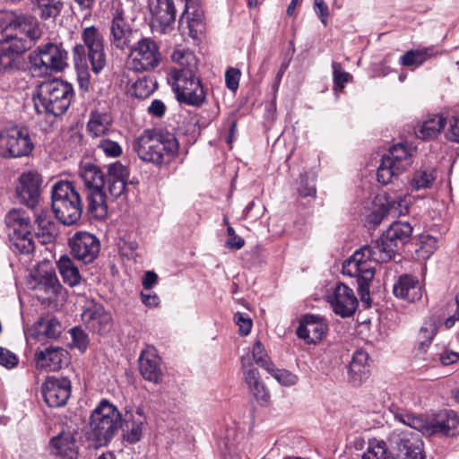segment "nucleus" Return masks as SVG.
<instances>
[{
  "mask_svg": "<svg viewBox=\"0 0 459 459\" xmlns=\"http://www.w3.org/2000/svg\"><path fill=\"white\" fill-rule=\"evenodd\" d=\"M411 233L410 223L395 221L377 240L360 247L343 262L342 273L357 278L362 302L369 304V283L374 278L377 264L389 262L409 241Z\"/></svg>",
  "mask_w": 459,
  "mask_h": 459,
  "instance_id": "f257e3e1",
  "label": "nucleus"
},
{
  "mask_svg": "<svg viewBox=\"0 0 459 459\" xmlns=\"http://www.w3.org/2000/svg\"><path fill=\"white\" fill-rule=\"evenodd\" d=\"M389 412L396 421L425 435L455 436L459 433V417L454 411H441L431 421L422 416L409 412L408 410L401 407L398 403H392L389 407Z\"/></svg>",
  "mask_w": 459,
  "mask_h": 459,
  "instance_id": "f03ea898",
  "label": "nucleus"
},
{
  "mask_svg": "<svg viewBox=\"0 0 459 459\" xmlns=\"http://www.w3.org/2000/svg\"><path fill=\"white\" fill-rule=\"evenodd\" d=\"M138 157L155 165L169 163L178 154L179 144L170 133L156 130H144L133 143Z\"/></svg>",
  "mask_w": 459,
  "mask_h": 459,
  "instance_id": "7ed1b4c3",
  "label": "nucleus"
},
{
  "mask_svg": "<svg viewBox=\"0 0 459 459\" xmlns=\"http://www.w3.org/2000/svg\"><path fill=\"white\" fill-rule=\"evenodd\" d=\"M74 97L73 86L59 79L41 82L34 91L32 100L38 114L58 117L69 108Z\"/></svg>",
  "mask_w": 459,
  "mask_h": 459,
  "instance_id": "20e7f679",
  "label": "nucleus"
},
{
  "mask_svg": "<svg viewBox=\"0 0 459 459\" xmlns=\"http://www.w3.org/2000/svg\"><path fill=\"white\" fill-rule=\"evenodd\" d=\"M121 414L115 405L102 400L92 411L90 418L89 439L95 446H105L121 427Z\"/></svg>",
  "mask_w": 459,
  "mask_h": 459,
  "instance_id": "39448f33",
  "label": "nucleus"
},
{
  "mask_svg": "<svg viewBox=\"0 0 459 459\" xmlns=\"http://www.w3.org/2000/svg\"><path fill=\"white\" fill-rule=\"evenodd\" d=\"M51 204L56 219L64 225H73L82 217V200L70 181L61 180L52 186Z\"/></svg>",
  "mask_w": 459,
  "mask_h": 459,
  "instance_id": "423d86ee",
  "label": "nucleus"
},
{
  "mask_svg": "<svg viewBox=\"0 0 459 459\" xmlns=\"http://www.w3.org/2000/svg\"><path fill=\"white\" fill-rule=\"evenodd\" d=\"M79 177L85 187L89 212L98 220L104 219L108 214V205L102 170L91 162H85L80 166Z\"/></svg>",
  "mask_w": 459,
  "mask_h": 459,
  "instance_id": "0eeeda50",
  "label": "nucleus"
},
{
  "mask_svg": "<svg viewBox=\"0 0 459 459\" xmlns=\"http://www.w3.org/2000/svg\"><path fill=\"white\" fill-rule=\"evenodd\" d=\"M67 61L68 53L61 43L42 44L29 55L30 68L38 76L64 71Z\"/></svg>",
  "mask_w": 459,
  "mask_h": 459,
  "instance_id": "6e6552de",
  "label": "nucleus"
},
{
  "mask_svg": "<svg viewBox=\"0 0 459 459\" xmlns=\"http://www.w3.org/2000/svg\"><path fill=\"white\" fill-rule=\"evenodd\" d=\"M168 82L180 103L200 107L204 102L205 91L196 74H184L177 69H171Z\"/></svg>",
  "mask_w": 459,
  "mask_h": 459,
  "instance_id": "1a4fd4ad",
  "label": "nucleus"
},
{
  "mask_svg": "<svg viewBox=\"0 0 459 459\" xmlns=\"http://www.w3.org/2000/svg\"><path fill=\"white\" fill-rule=\"evenodd\" d=\"M127 67L134 72H150L161 62L158 43L150 37H142L128 48Z\"/></svg>",
  "mask_w": 459,
  "mask_h": 459,
  "instance_id": "9d476101",
  "label": "nucleus"
},
{
  "mask_svg": "<svg viewBox=\"0 0 459 459\" xmlns=\"http://www.w3.org/2000/svg\"><path fill=\"white\" fill-rule=\"evenodd\" d=\"M412 164V149L398 143L393 145L382 157L377 171V181L383 185L392 182L394 177L404 172Z\"/></svg>",
  "mask_w": 459,
  "mask_h": 459,
  "instance_id": "9b49d317",
  "label": "nucleus"
},
{
  "mask_svg": "<svg viewBox=\"0 0 459 459\" xmlns=\"http://www.w3.org/2000/svg\"><path fill=\"white\" fill-rule=\"evenodd\" d=\"M410 429H394L387 437L394 459H426L424 443L418 433Z\"/></svg>",
  "mask_w": 459,
  "mask_h": 459,
  "instance_id": "f8f14e48",
  "label": "nucleus"
},
{
  "mask_svg": "<svg viewBox=\"0 0 459 459\" xmlns=\"http://www.w3.org/2000/svg\"><path fill=\"white\" fill-rule=\"evenodd\" d=\"M0 28L34 44L41 36L39 21L30 14L0 11Z\"/></svg>",
  "mask_w": 459,
  "mask_h": 459,
  "instance_id": "ddd939ff",
  "label": "nucleus"
},
{
  "mask_svg": "<svg viewBox=\"0 0 459 459\" xmlns=\"http://www.w3.org/2000/svg\"><path fill=\"white\" fill-rule=\"evenodd\" d=\"M33 147L26 128L14 126L0 132V156L3 158L27 156Z\"/></svg>",
  "mask_w": 459,
  "mask_h": 459,
  "instance_id": "4468645a",
  "label": "nucleus"
},
{
  "mask_svg": "<svg viewBox=\"0 0 459 459\" xmlns=\"http://www.w3.org/2000/svg\"><path fill=\"white\" fill-rule=\"evenodd\" d=\"M325 298L333 311L342 317L352 316L358 307L353 290L342 282H336L331 287Z\"/></svg>",
  "mask_w": 459,
  "mask_h": 459,
  "instance_id": "2eb2a0df",
  "label": "nucleus"
},
{
  "mask_svg": "<svg viewBox=\"0 0 459 459\" xmlns=\"http://www.w3.org/2000/svg\"><path fill=\"white\" fill-rule=\"evenodd\" d=\"M82 39L88 50V60L92 72L98 74L106 65L103 36L95 26L83 29Z\"/></svg>",
  "mask_w": 459,
  "mask_h": 459,
  "instance_id": "dca6fc26",
  "label": "nucleus"
},
{
  "mask_svg": "<svg viewBox=\"0 0 459 459\" xmlns=\"http://www.w3.org/2000/svg\"><path fill=\"white\" fill-rule=\"evenodd\" d=\"M109 31V42L115 48L124 51L132 46L135 31L120 7L112 12Z\"/></svg>",
  "mask_w": 459,
  "mask_h": 459,
  "instance_id": "f3484780",
  "label": "nucleus"
},
{
  "mask_svg": "<svg viewBox=\"0 0 459 459\" xmlns=\"http://www.w3.org/2000/svg\"><path fill=\"white\" fill-rule=\"evenodd\" d=\"M83 324L93 333H107L113 327V318L100 303L89 300L85 303L81 315Z\"/></svg>",
  "mask_w": 459,
  "mask_h": 459,
  "instance_id": "a211bd4d",
  "label": "nucleus"
},
{
  "mask_svg": "<svg viewBox=\"0 0 459 459\" xmlns=\"http://www.w3.org/2000/svg\"><path fill=\"white\" fill-rule=\"evenodd\" d=\"M69 247L74 258L87 264L98 257L100 242L93 234L80 231L69 238Z\"/></svg>",
  "mask_w": 459,
  "mask_h": 459,
  "instance_id": "6ab92c4d",
  "label": "nucleus"
},
{
  "mask_svg": "<svg viewBox=\"0 0 459 459\" xmlns=\"http://www.w3.org/2000/svg\"><path fill=\"white\" fill-rule=\"evenodd\" d=\"M33 44L6 30H2L0 38V69L7 70L12 67L17 56L27 51Z\"/></svg>",
  "mask_w": 459,
  "mask_h": 459,
  "instance_id": "aec40b11",
  "label": "nucleus"
},
{
  "mask_svg": "<svg viewBox=\"0 0 459 459\" xmlns=\"http://www.w3.org/2000/svg\"><path fill=\"white\" fill-rule=\"evenodd\" d=\"M41 183L42 179L38 172L28 171L22 173L19 177L16 186V195L19 202L30 209H35L39 201Z\"/></svg>",
  "mask_w": 459,
  "mask_h": 459,
  "instance_id": "412c9836",
  "label": "nucleus"
},
{
  "mask_svg": "<svg viewBox=\"0 0 459 459\" xmlns=\"http://www.w3.org/2000/svg\"><path fill=\"white\" fill-rule=\"evenodd\" d=\"M41 393L49 407H61L71 395V383L66 377H48L42 384Z\"/></svg>",
  "mask_w": 459,
  "mask_h": 459,
  "instance_id": "4be33fe9",
  "label": "nucleus"
},
{
  "mask_svg": "<svg viewBox=\"0 0 459 459\" xmlns=\"http://www.w3.org/2000/svg\"><path fill=\"white\" fill-rule=\"evenodd\" d=\"M178 5L183 8L179 26L183 28L186 24L189 30V36L197 39L204 30L203 13L198 8L197 0H178Z\"/></svg>",
  "mask_w": 459,
  "mask_h": 459,
  "instance_id": "5701e85b",
  "label": "nucleus"
},
{
  "mask_svg": "<svg viewBox=\"0 0 459 459\" xmlns=\"http://www.w3.org/2000/svg\"><path fill=\"white\" fill-rule=\"evenodd\" d=\"M150 8L153 23L160 33H168L173 29L176 21V8L173 0H151Z\"/></svg>",
  "mask_w": 459,
  "mask_h": 459,
  "instance_id": "b1692460",
  "label": "nucleus"
},
{
  "mask_svg": "<svg viewBox=\"0 0 459 459\" xmlns=\"http://www.w3.org/2000/svg\"><path fill=\"white\" fill-rule=\"evenodd\" d=\"M37 368L56 371L67 366L70 361L69 352L61 347L50 346L35 353Z\"/></svg>",
  "mask_w": 459,
  "mask_h": 459,
  "instance_id": "393cba45",
  "label": "nucleus"
},
{
  "mask_svg": "<svg viewBox=\"0 0 459 459\" xmlns=\"http://www.w3.org/2000/svg\"><path fill=\"white\" fill-rule=\"evenodd\" d=\"M74 430L65 429L50 440L52 453L60 459H78L79 446Z\"/></svg>",
  "mask_w": 459,
  "mask_h": 459,
  "instance_id": "a878e982",
  "label": "nucleus"
},
{
  "mask_svg": "<svg viewBox=\"0 0 459 459\" xmlns=\"http://www.w3.org/2000/svg\"><path fill=\"white\" fill-rule=\"evenodd\" d=\"M139 369L143 377L154 384L162 381L163 372L160 368V358L153 347L143 350L139 357Z\"/></svg>",
  "mask_w": 459,
  "mask_h": 459,
  "instance_id": "bb28decb",
  "label": "nucleus"
},
{
  "mask_svg": "<svg viewBox=\"0 0 459 459\" xmlns=\"http://www.w3.org/2000/svg\"><path fill=\"white\" fill-rule=\"evenodd\" d=\"M326 331L327 325L321 317L306 315L299 322L297 335L307 343H316L323 339Z\"/></svg>",
  "mask_w": 459,
  "mask_h": 459,
  "instance_id": "cd10ccee",
  "label": "nucleus"
},
{
  "mask_svg": "<svg viewBox=\"0 0 459 459\" xmlns=\"http://www.w3.org/2000/svg\"><path fill=\"white\" fill-rule=\"evenodd\" d=\"M393 292L396 298L408 302H415L421 299L422 290L419 281L409 274L401 275L393 286Z\"/></svg>",
  "mask_w": 459,
  "mask_h": 459,
  "instance_id": "c85d7f7f",
  "label": "nucleus"
},
{
  "mask_svg": "<svg viewBox=\"0 0 459 459\" xmlns=\"http://www.w3.org/2000/svg\"><path fill=\"white\" fill-rule=\"evenodd\" d=\"M34 235L41 244H49L55 240L56 224L47 211L35 212Z\"/></svg>",
  "mask_w": 459,
  "mask_h": 459,
  "instance_id": "c756f323",
  "label": "nucleus"
},
{
  "mask_svg": "<svg viewBox=\"0 0 459 459\" xmlns=\"http://www.w3.org/2000/svg\"><path fill=\"white\" fill-rule=\"evenodd\" d=\"M145 424L146 417L143 408L137 407L134 411H127L126 413V439L130 443L138 442L143 436Z\"/></svg>",
  "mask_w": 459,
  "mask_h": 459,
  "instance_id": "7c9ffc66",
  "label": "nucleus"
},
{
  "mask_svg": "<svg viewBox=\"0 0 459 459\" xmlns=\"http://www.w3.org/2000/svg\"><path fill=\"white\" fill-rule=\"evenodd\" d=\"M244 439V433L237 430L235 428H228L225 435L219 441V446L221 450L224 459L232 457L239 459V454L243 450L241 444Z\"/></svg>",
  "mask_w": 459,
  "mask_h": 459,
  "instance_id": "2f4dec72",
  "label": "nucleus"
},
{
  "mask_svg": "<svg viewBox=\"0 0 459 459\" xmlns=\"http://www.w3.org/2000/svg\"><path fill=\"white\" fill-rule=\"evenodd\" d=\"M368 354L363 350L356 351L349 365V379L355 385H360L369 376Z\"/></svg>",
  "mask_w": 459,
  "mask_h": 459,
  "instance_id": "473e14b6",
  "label": "nucleus"
},
{
  "mask_svg": "<svg viewBox=\"0 0 459 459\" xmlns=\"http://www.w3.org/2000/svg\"><path fill=\"white\" fill-rule=\"evenodd\" d=\"M377 206H385L389 214L401 216L409 212L411 200L405 195H392L390 194L378 195L375 198Z\"/></svg>",
  "mask_w": 459,
  "mask_h": 459,
  "instance_id": "72a5a7b5",
  "label": "nucleus"
},
{
  "mask_svg": "<svg viewBox=\"0 0 459 459\" xmlns=\"http://www.w3.org/2000/svg\"><path fill=\"white\" fill-rule=\"evenodd\" d=\"M446 119L440 115H429L414 127L415 135L422 140L435 138L444 128Z\"/></svg>",
  "mask_w": 459,
  "mask_h": 459,
  "instance_id": "f704fd0d",
  "label": "nucleus"
},
{
  "mask_svg": "<svg viewBox=\"0 0 459 459\" xmlns=\"http://www.w3.org/2000/svg\"><path fill=\"white\" fill-rule=\"evenodd\" d=\"M5 223L10 230L11 238L27 236L31 233L29 218L21 210L13 209L10 211L5 216Z\"/></svg>",
  "mask_w": 459,
  "mask_h": 459,
  "instance_id": "c9c22d12",
  "label": "nucleus"
},
{
  "mask_svg": "<svg viewBox=\"0 0 459 459\" xmlns=\"http://www.w3.org/2000/svg\"><path fill=\"white\" fill-rule=\"evenodd\" d=\"M441 325V318L438 316L431 315L428 316L418 333L419 349L425 351L431 344L434 337Z\"/></svg>",
  "mask_w": 459,
  "mask_h": 459,
  "instance_id": "e433bc0d",
  "label": "nucleus"
},
{
  "mask_svg": "<svg viewBox=\"0 0 459 459\" xmlns=\"http://www.w3.org/2000/svg\"><path fill=\"white\" fill-rule=\"evenodd\" d=\"M171 58L174 63L180 66V68H176L178 71L182 72L184 74H196L198 61L194 52L190 49L177 47L171 55Z\"/></svg>",
  "mask_w": 459,
  "mask_h": 459,
  "instance_id": "4c0bfd02",
  "label": "nucleus"
},
{
  "mask_svg": "<svg viewBox=\"0 0 459 459\" xmlns=\"http://www.w3.org/2000/svg\"><path fill=\"white\" fill-rule=\"evenodd\" d=\"M64 282L71 287L81 283L82 276L74 262L66 255H61L56 263Z\"/></svg>",
  "mask_w": 459,
  "mask_h": 459,
  "instance_id": "58836bf2",
  "label": "nucleus"
},
{
  "mask_svg": "<svg viewBox=\"0 0 459 459\" xmlns=\"http://www.w3.org/2000/svg\"><path fill=\"white\" fill-rule=\"evenodd\" d=\"M112 124V118L108 113L92 112L87 124V130L93 137L106 134Z\"/></svg>",
  "mask_w": 459,
  "mask_h": 459,
  "instance_id": "ea45409f",
  "label": "nucleus"
},
{
  "mask_svg": "<svg viewBox=\"0 0 459 459\" xmlns=\"http://www.w3.org/2000/svg\"><path fill=\"white\" fill-rule=\"evenodd\" d=\"M437 178L436 169L433 168H421L416 170L411 180L412 190L429 189Z\"/></svg>",
  "mask_w": 459,
  "mask_h": 459,
  "instance_id": "a19ab883",
  "label": "nucleus"
},
{
  "mask_svg": "<svg viewBox=\"0 0 459 459\" xmlns=\"http://www.w3.org/2000/svg\"><path fill=\"white\" fill-rule=\"evenodd\" d=\"M157 88V82L152 76L144 75L137 79L130 87L131 96L145 99L151 96Z\"/></svg>",
  "mask_w": 459,
  "mask_h": 459,
  "instance_id": "79ce46f5",
  "label": "nucleus"
},
{
  "mask_svg": "<svg viewBox=\"0 0 459 459\" xmlns=\"http://www.w3.org/2000/svg\"><path fill=\"white\" fill-rule=\"evenodd\" d=\"M432 56H434L433 48L409 50L400 57V64L403 66L419 67Z\"/></svg>",
  "mask_w": 459,
  "mask_h": 459,
  "instance_id": "37998d69",
  "label": "nucleus"
},
{
  "mask_svg": "<svg viewBox=\"0 0 459 459\" xmlns=\"http://www.w3.org/2000/svg\"><path fill=\"white\" fill-rule=\"evenodd\" d=\"M431 363L432 367H435L438 364L442 366H449L455 363L459 359V353L455 352L445 346L437 345L435 347V351L430 352Z\"/></svg>",
  "mask_w": 459,
  "mask_h": 459,
  "instance_id": "c03bdc74",
  "label": "nucleus"
},
{
  "mask_svg": "<svg viewBox=\"0 0 459 459\" xmlns=\"http://www.w3.org/2000/svg\"><path fill=\"white\" fill-rule=\"evenodd\" d=\"M363 459H394L392 454L387 450L384 440L373 439L369 442L367 451L363 455Z\"/></svg>",
  "mask_w": 459,
  "mask_h": 459,
  "instance_id": "a18cd8bd",
  "label": "nucleus"
},
{
  "mask_svg": "<svg viewBox=\"0 0 459 459\" xmlns=\"http://www.w3.org/2000/svg\"><path fill=\"white\" fill-rule=\"evenodd\" d=\"M37 289L44 290L49 298L55 296L61 290V284L54 271H46L40 277Z\"/></svg>",
  "mask_w": 459,
  "mask_h": 459,
  "instance_id": "49530a36",
  "label": "nucleus"
},
{
  "mask_svg": "<svg viewBox=\"0 0 459 459\" xmlns=\"http://www.w3.org/2000/svg\"><path fill=\"white\" fill-rule=\"evenodd\" d=\"M241 365L244 373V378L248 387L261 383L258 370L253 367L252 359L249 352L241 357Z\"/></svg>",
  "mask_w": 459,
  "mask_h": 459,
  "instance_id": "de8ad7c7",
  "label": "nucleus"
},
{
  "mask_svg": "<svg viewBox=\"0 0 459 459\" xmlns=\"http://www.w3.org/2000/svg\"><path fill=\"white\" fill-rule=\"evenodd\" d=\"M280 385L292 386L298 383L299 377L296 374L283 368H276L273 364L266 370Z\"/></svg>",
  "mask_w": 459,
  "mask_h": 459,
  "instance_id": "09e8293b",
  "label": "nucleus"
},
{
  "mask_svg": "<svg viewBox=\"0 0 459 459\" xmlns=\"http://www.w3.org/2000/svg\"><path fill=\"white\" fill-rule=\"evenodd\" d=\"M129 175V168L120 161H116L107 166V180L127 181Z\"/></svg>",
  "mask_w": 459,
  "mask_h": 459,
  "instance_id": "8fccbe9b",
  "label": "nucleus"
},
{
  "mask_svg": "<svg viewBox=\"0 0 459 459\" xmlns=\"http://www.w3.org/2000/svg\"><path fill=\"white\" fill-rule=\"evenodd\" d=\"M97 146L107 158L116 159L123 153L122 146L117 142L108 138L100 139Z\"/></svg>",
  "mask_w": 459,
  "mask_h": 459,
  "instance_id": "3c124183",
  "label": "nucleus"
},
{
  "mask_svg": "<svg viewBox=\"0 0 459 459\" xmlns=\"http://www.w3.org/2000/svg\"><path fill=\"white\" fill-rule=\"evenodd\" d=\"M43 19L56 18L63 8L61 0H46L38 4Z\"/></svg>",
  "mask_w": 459,
  "mask_h": 459,
  "instance_id": "603ef678",
  "label": "nucleus"
},
{
  "mask_svg": "<svg viewBox=\"0 0 459 459\" xmlns=\"http://www.w3.org/2000/svg\"><path fill=\"white\" fill-rule=\"evenodd\" d=\"M11 241L14 249L21 254L29 255L35 249L31 233H29L27 236L12 237Z\"/></svg>",
  "mask_w": 459,
  "mask_h": 459,
  "instance_id": "864d4df0",
  "label": "nucleus"
},
{
  "mask_svg": "<svg viewBox=\"0 0 459 459\" xmlns=\"http://www.w3.org/2000/svg\"><path fill=\"white\" fill-rule=\"evenodd\" d=\"M333 90L335 91H342L345 84L352 78L351 74L342 71V65L338 62H333Z\"/></svg>",
  "mask_w": 459,
  "mask_h": 459,
  "instance_id": "5fc2aeb1",
  "label": "nucleus"
},
{
  "mask_svg": "<svg viewBox=\"0 0 459 459\" xmlns=\"http://www.w3.org/2000/svg\"><path fill=\"white\" fill-rule=\"evenodd\" d=\"M252 358L255 362L267 370L273 363L270 360L267 352L260 341H256L252 348Z\"/></svg>",
  "mask_w": 459,
  "mask_h": 459,
  "instance_id": "6e6d98bb",
  "label": "nucleus"
},
{
  "mask_svg": "<svg viewBox=\"0 0 459 459\" xmlns=\"http://www.w3.org/2000/svg\"><path fill=\"white\" fill-rule=\"evenodd\" d=\"M69 333L72 337V346L84 352L89 344L88 334L80 326L73 327Z\"/></svg>",
  "mask_w": 459,
  "mask_h": 459,
  "instance_id": "4d7b16f0",
  "label": "nucleus"
},
{
  "mask_svg": "<svg viewBox=\"0 0 459 459\" xmlns=\"http://www.w3.org/2000/svg\"><path fill=\"white\" fill-rule=\"evenodd\" d=\"M249 390L261 405L268 404L270 394L263 382L256 383V385L250 386Z\"/></svg>",
  "mask_w": 459,
  "mask_h": 459,
  "instance_id": "13d9d810",
  "label": "nucleus"
},
{
  "mask_svg": "<svg viewBox=\"0 0 459 459\" xmlns=\"http://www.w3.org/2000/svg\"><path fill=\"white\" fill-rule=\"evenodd\" d=\"M19 363V358L9 350L0 347V366L12 369Z\"/></svg>",
  "mask_w": 459,
  "mask_h": 459,
  "instance_id": "bf43d9fd",
  "label": "nucleus"
},
{
  "mask_svg": "<svg viewBox=\"0 0 459 459\" xmlns=\"http://www.w3.org/2000/svg\"><path fill=\"white\" fill-rule=\"evenodd\" d=\"M126 182L121 180H107V189L110 196L114 199L120 197L126 189Z\"/></svg>",
  "mask_w": 459,
  "mask_h": 459,
  "instance_id": "052dcab7",
  "label": "nucleus"
},
{
  "mask_svg": "<svg viewBox=\"0 0 459 459\" xmlns=\"http://www.w3.org/2000/svg\"><path fill=\"white\" fill-rule=\"evenodd\" d=\"M447 124L446 138L450 141L459 143V115L451 116Z\"/></svg>",
  "mask_w": 459,
  "mask_h": 459,
  "instance_id": "680f3d73",
  "label": "nucleus"
},
{
  "mask_svg": "<svg viewBox=\"0 0 459 459\" xmlns=\"http://www.w3.org/2000/svg\"><path fill=\"white\" fill-rule=\"evenodd\" d=\"M298 191L303 197L315 195L316 186L314 181L312 179H308L307 176H301Z\"/></svg>",
  "mask_w": 459,
  "mask_h": 459,
  "instance_id": "e2e57ef3",
  "label": "nucleus"
},
{
  "mask_svg": "<svg viewBox=\"0 0 459 459\" xmlns=\"http://www.w3.org/2000/svg\"><path fill=\"white\" fill-rule=\"evenodd\" d=\"M240 71L237 68H230L225 73V82L230 91H234L238 88Z\"/></svg>",
  "mask_w": 459,
  "mask_h": 459,
  "instance_id": "0e129e2a",
  "label": "nucleus"
},
{
  "mask_svg": "<svg viewBox=\"0 0 459 459\" xmlns=\"http://www.w3.org/2000/svg\"><path fill=\"white\" fill-rule=\"evenodd\" d=\"M234 319L239 327V333L241 335H247L250 333L253 325L249 316L238 312L235 315Z\"/></svg>",
  "mask_w": 459,
  "mask_h": 459,
  "instance_id": "69168bd1",
  "label": "nucleus"
},
{
  "mask_svg": "<svg viewBox=\"0 0 459 459\" xmlns=\"http://www.w3.org/2000/svg\"><path fill=\"white\" fill-rule=\"evenodd\" d=\"M387 214L389 213L385 206H377L376 204L374 203V208L372 212L368 214V221L374 226H377L382 222V221Z\"/></svg>",
  "mask_w": 459,
  "mask_h": 459,
  "instance_id": "338daca9",
  "label": "nucleus"
},
{
  "mask_svg": "<svg viewBox=\"0 0 459 459\" xmlns=\"http://www.w3.org/2000/svg\"><path fill=\"white\" fill-rule=\"evenodd\" d=\"M60 328L61 325L56 319H49L44 325L43 334L48 338L55 339L59 336Z\"/></svg>",
  "mask_w": 459,
  "mask_h": 459,
  "instance_id": "774afa93",
  "label": "nucleus"
}]
</instances>
